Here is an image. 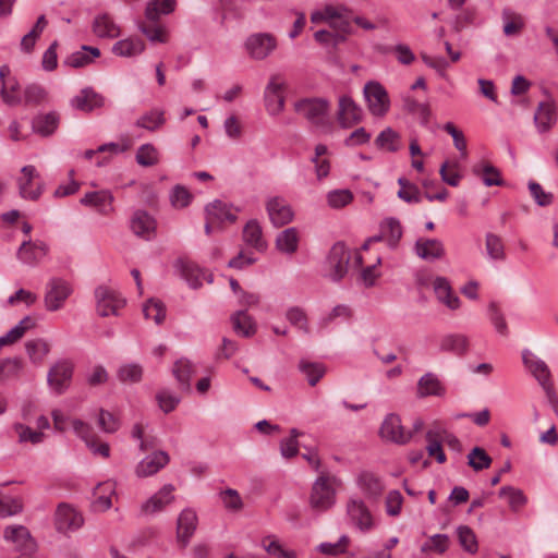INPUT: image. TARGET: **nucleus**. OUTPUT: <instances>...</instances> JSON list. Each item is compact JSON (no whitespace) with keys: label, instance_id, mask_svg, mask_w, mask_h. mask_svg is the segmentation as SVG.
<instances>
[{"label":"nucleus","instance_id":"obj_39","mask_svg":"<svg viewBox=\"0 0 558 558\" xmlns=\"http://www.w3.org/2000/svg\"><path fill=\"white\" fill-rule=\"evenodd\" d=\"M375 145L379 149L387 150L389 153H396L401 149V137L398 132L391 128L383 130L375 140Z\"/></svg>","mask_w":558,"mask_h":558},{"label":"nucleus","instance_id":"obj_32","mask_svg":"<svg viewBox=\"0 0 558 558\" xmlns=\"http://www.w3.org/2000/svg\"><path fill=\"white\" fill-rule=\"evenodd\" d=\"M433 288L439 302L450 310L459 308L460 299L452 292L450 283L446 278L437 277L433 282Z\"/></svg>","mask_w":558,"mask_h":558},{"label":"nucleus","instance_id":"obj_6","mask_svg":"<svg viewBox=\"0 0 558 558\" xmlns=\"http://www.w3.org/2000/svg\"><path fill=\"white\" fill-rule=\"evenodd\" d=\"M364 98L369 113L384 118L390 109V99L386 88L378 82L369 81L363 88Z\"/></svg>","mask_w":558,"mask_h":558},{"label":"nucleus","instance_id":"obj_41","mask_svg":"<svg viewBox=\"0 0 558 558\" xmlns=\"http://www.w3.org/2000/svg\"><path fill=\"white\" fill-rule=\"evenodd\" d=\"M13 432L16 436L19 444L39 445L46 438L43 432H37L36 429H33L32 427L23 423L14 424Z\"/></svg>","mask_w":558,"mask_h":558},{"label":"nucleus","instance_id":"obj_16","mask_svg":"<svg viewBox=\"0 0 558 558\" xmlns=\"http://www.w3.org/2000/svg\"><path fill=\"white\" fill-rule=\"evenodd\" d=\"M277 48L276 38L268 33L254 34L246 40V50L256 60H264Z\"/></svg>","mask_w":558,"mask_h":558},{"label":"nucleus","instance_id":"obj_10","mask_svg":"<svg viewBox=\"0 0 558 558\" xmlns=\"http://www.w3.org/2000/svg\"><path fill=\"white\" fill-rule=\"evenodd\" d=\"M3 538L5 542L11 543L21 555L34 554L37 550V543L24 525L12 524L5 526Z\"/></svg>","mask_w":558,"mask_h":558},{"label":"nucleus","instance_id":"obj_28","mask_svg":"<svg viewBox=\"0 0 558 558\" xmlns=\"http://www.w3.org/2000/svg\"><path fill=\"white\" fill-rule=\"evenodd\" d=\"M116 494V483L106 481L99 483L94 489L93 509L96 512H104L111 508L112 497Z\"/></svg>","mask_w":558,"mask_h":558},{"label":"nucleus","instance_id":"obj_48","mask_svg":"<svg viewBox=\"0 0 558 558\" xmlns=\"http://www.w3.org/2000/svg\"><path fill=\"white\" fill-rule=\"evenodd\" d=\"M47 24H48V22H47L45 15H40L37 19V22L34 25V27L26 35H24L21 40V49L23 51H25V52L32 51V49L35 46L36 40L41 35V33L46 28Z\"/></svg>","mask_w":558,"mask_h":558},{"label":"nucleus","instance_id":"obj_29","mask_svg":"<svg viewBox=\"0 0 558 558\" xmlns=\"http://www.w3.org/2000/svg\"><path fill=\"white\" fill-rule=\"evenodd\" d=\"M145 43L136 36L120 39L112 46V53L121 58H134L142 54L145 50Z\"/></svg>","mask_w":558,"mask_h":558},{"label":"nucleus","instance_id":"obj_23","mask_svg":"<svg viewBox=\"0 0 558 558\" xmlns=\"http://www.w3.org/2000/svg\"><path fill=\"white\" fill-rule=\"evenodd\" d=\"M206 215L209 216V221L219 222L221 225H231L238 218L239 209L234 208L231 204L222 201H215L206 206Z\"/></svg>","mask_w":558,"mask_h":558},{"label":"nucleus","instance_id":"obj_15","mask_svg":"<svg viewBox=\"0 0 558 558\" xmlns=\"http://www.w3.org/2000/svg\"><path fill=\"white\" fill-rule=\"evenodd\" d=\"M130 228L136 236L149 241L156 235L157 221L147 211L137 209L131 217Z\"/></svg>","mask_w":558,"mask_h":558},{"label":"nucleus","instance_id":"obj_8","mask_svg":"<svg viewBox=\"0 0 558 558\" xmlns=\"http://www.w3.org/2000/svg\"><path fill=\"white\" fill-rule=\"evenodd\" d=\"M347 515L350 523L361 532H369L376 526L374 515L361 498L351 497L348 500Z\"/></svg>","mask_w":558,"mask_h":558},{"label":"nucleus","instance_id":"obj_7","mask_svg":"<svg viewBox=\"0 0 558 558\" xmlns=\"http://www.w3.org/2000/svg\"><path fill=\"white\" fill-rule=\"evenodd\" d=\"M74 364L70 360H59L51 365L47 374L49 389L56 395L64 393L71 386Z\"/></svg>","mask_w":558,"mask_h":558},{"label":"nucleus","instance_id":"obj_21","mask_svg":"<svg viewBox=\"0 0 558 558\" xmlns=\"http://www.w3.org/2000/svg\"><path fill=\"white\" fill-rule=\"evenodd\" d=\"M169 454L166 451H155L137 463L135 474L138 477L155 475L169 463Z\"/></svg>","mask_w":558,"mask_h":558},{"label":"nucleus","instance_id":"obj_5","mask_svg":"<svg viewBox=\"0 0 558 558\" xmlns=\"http://www.w3.org/2000/svg\"><path fill=\"white\" fill-rule=\"evenodd\" d=\"M335 483L336 478L327 475H322L314 482L310 496L312 509L326 511L333 506L336 501Z\"/></svg>","mask_w":558,"mask_h":558},{"label":"nucleus","instance_id":"obj_4","mask_svg":"<svg viewBox=\"0 0 558 558\" xmlns=\"http://www.w3.org/2000/svg\"><path fill=\"white\" fill-rule=\"evenodd\" d=\"M287 80L281 73H274L269 76L265 87L264 98L267 112L272 116H279L286 106Z\"/></svg>","mask_w":558,"mask_h":558},{"label":"nucleus","instance_id":"obj_27","mask_svg":"<svg viewBox=\"0 0 558 558\" xmlns=\"http://www.w3.org/2000/svg\"><path fill=\"white\" fill-rule=\"evenodd\" d=\"M415 254L425 260L440 259L445 255V246L438 239L420 238L414 245Z\"/></svg>","mask_w":558,"mask_h":558},{"label":"nucleus","instance_id":"obj_46","mask_svg":"<svg viewBox=\"0 0 558 558\" xmlns=\"http://www.w3.org/2000/svg\"><path fill=\"white\" fill-rule=\"evenodd\" d=\"M417 393L421 397L426 396H441L444 388L440 381L430 373L422 376L417 384Z\"/></svg>","mask_w":558,"mask_h":558},{"label":"nucleus","instance_id":"obj_35","mask_svg":"<svg viewBox=\"0 0 558 558\" xmlns=\"http://www.w3.org/2000/svg\"><path fill=\"white\" fill-rule=\"evenodd\" d=\"M555 107L550 102H541L534 114V122L541 133L548 132L556 123Z\"/></svg>","mask_w":558,"mask_h":558},{"label":"nucleus","instance_id":"obj_22","mask_svg":"<svg viewBox=\"0 0 558 558\" xmlns=\"http://www.w3.org/2000/svg\"><path fill=\"white\" fill-rule=\"evenodd\" d=\"M0 80L2 82L1 97L9 106H16L22 100V92L17 82L10 77V69L8 65L0 68Z\"/></svg>","mask_w":558,"mask_h":558},{"label":"nucleus","instance_id":"obj_64","mask_svg":"<svg viewBox=\"0 0 558 558\" xmlns=\"http://www.w3.org/2000/svg\"><path fill=\"white\" fill-rule=\"evenodd\" d=\"M353 201V194L349 190H333L327 194V203L333 209H340Z\"/></svg>","mask_w":558,"mask_h":558},{"label":"nucleus","instance_id":"obj_50","mask_svg":"<svg viewBox=\"0 0 558 558\" xmlns=\"http://www.w3.org/2000/svg\"><path fill=\"white\" fill-rule=\"evenodd\" d=\"M504 33L506 36H513L520 33L524 26L523 17L510 9L502 11Z\"/></svg>","mask_w":558,"mask_h":558},{"label":"nucleus","instance_id":"obj_60","mask_svg":"<svg viewBox=\"0 0 558 558\" xmlns=\"http://www.w3.org/2000/svg\"><path fill=\"white\" fill-rule=\"evenodd\" d=\"M165 123L163 112L151 110L137 119L136 125L148 131H155Z\"/></svg>","mask_w":558,"mask_h":558},{"label":"nucleus","instance_id":"obj_9","mask_svg":"<svg viewBox=\"0 0 558 558\" xmlns=\"http://www.w3.org/2000/svg\"><path fill=\"white\" fill-rule=\"evenodd\" d=\"M350 258L351 254L347 246L341 242L336 243L327 256V276L332 281L341 280L348 272Z\"/></svg>","mask_w":558,"mask_h":558},{"label":"nucleus","instance_id":"obj_40","mask_svg":"<svg viewBox=\"0 0 558 558\" xmlns=\"http://www.w3.org/2000/svg\"><path fill=\"white\" fill-rule=\"evenodd\" d=\"M59 121L60 118L57 112L39 114L33 121V129L43 136H49L57 130Z\"/></svg>","mask_w":558,"mask_h":558},{"label":"nucleus","instance_id":"obj_20","mask_svg":"<svg viewBox=\"0 0 558 558\" xmlns=\"http://www.w3.org/2000/svg\"><path fill=\"white\" fill-rule=\"evenodd\" d=\"M48 251V245L43 241H23L17 250V258L25 265L36 266L46 257Z\"/></svg>","mask_w":558,"mask_h":558},{"label":"nucleus","instance_id":"obj_17","mask_svg":"<svg viewBox=\"0 0 558 558\" xmlns=\"http://www.w3.org/2000/svg\"><path fill=\"white\" fill-rule=\"evenodd\" d=\"M113 201L114 197L110 191L100 190L85 193L80 203L102 216H109L114 211Z\"/></svg>","mask_w":558,"mask_h":558},{"label":"nucleus","instance_id":"obj_25","mask_svg":"<svg viewBox=\"0 0 558 558\" xmlns=\"http://www.w3.org/2000/svg\"><path fill=\"white\" fill-rule=\"evenodd\" d=\"M267 211L270 221L275 227L288 225L293 219V211L288 203L281 197H272L267 203Z\"/></svg>","mask_w":558,"mask_h":558},{"label":"nucleus","instance_id":"obj_61","mask_svg":"<svg viewBox=\"0 0 558 558\" xmlns=\"http://www.w3.org/2000/svg\"><path fill=\"white\" fill-rule=\"evenodd\" d=\"M143 313L145 318L154 320L157 325L161 324L166 317V308L160 301L149 300L144 304Z\"/></svg>","mask_w":558,"mask_h":558},{"label":"nucleus","instance_id":"obj_18","mask_svg":"<svg viewBox=\"0 0 558 558\" xmlns=\"http://www.w3.org/2000/svg\"><path fill=\"white\" fill-rule=\"evenodd\" d=\"M363 111L351 97L341 96L338 102L337 119L341 128L349 129L361 122Z\"/></svg>","mask_w":558,"mask_h":558},{"label":"nucleus","instance_id":"obj_36","mask_svg":"<svg viewBox=\"0 0 558 558\" xmlns=\"http://www.w3.org/2000/svg\"><path fill=\"white\" fill-rule=\"evenodd\" d=\"M177 0H149L145 8V19L158 22L161 15H168L175 10Z\"/></svg>","mask_w":558,"mask_h":558},{"label":"nucleus","instance_id":"obj_31","mask_svg":"<svg viewBox=\"0 0 558 558\" xmlns=\"http://www.w3.org/2000/svg\"><path fill=\"white\" fill-rule=\"evenodd\" d=\"M120 26L112 16L101 13L95 16L93 21V33L99 38H116L120 35Z\"/></svg>","mask_w":558,"mask_h":558},{"label":"nucleus","instance_id":"obj_55","mask_svg":"<svg viewBox=\"0 0 558 558\" xmlns=\"http://www.w3.org/2000/svg\"><path fill=\"white\" fill-rule=\"evenodd\" d=\"M499 496L507 498L508 504L512 511H518L526 504V497L521 489L512 486H504L499 490Z\"/></svg>","mask_w":558,"mask_h":558},{"label":"nucleus","instance_id":"obj_47","mask_svg":"<svg viewBox=\"0 0 558 558\" xmlns=\"http://www.w3.org/2000/svg\"><path fill=\"white\" fill-rule=\"evenodd\" d=\"M477 17V11L474 8H465L461 10L451 21L452 31L460 33L463 29L475 25Z\"/></svg>","mask_w":558,"mask_h":558},{"label":"nucleus","instance_id":"obj_56","mask_svg":"<svg viewBox=\"0 0 558 558\" xmlns=\"http://www.w3.org/2000/svg\"><path fill=\"white\" fill-rule=\"evenodd\" d=\"M473 173L476 175H481L486 186L502 184L499 171L492 165L486 163L483 166H474Z\"/></svg>","mask_w":558,"mask_h":558},{"label":"nucleus","instance_id":"obj_24","mask_svg":"<svg viewBox=\"0 0 558 558\" xmlns=\"http://www.w3.org/2000/svg\"><path fill=\"white\" fill-rule=\"evenodd\" d=\"M522 360L525 367L530 371L533 377L538 381L541 387L551 384V374L547 364L534 355L529 350L522 354Z\"/></svg>","mask_w":558,"mask_h":558},{"label":"nucleus","instance_id":"obj_52","mask_svg":"<svg viewBox=\"0 0 558 558\" xmlns=\"http://www.w3.org/2000/svg\"><path fill=\"white\" fill-rule=\"evenodd\" d=\"M136 162L143 167H151L159 162V151L153 144H143L135 156Z\"/></svg>","mask_w":558,"mask_h":558},{"label":"nucleus","instance_id":"obj_34","mask_svg":"<svg viewBox=\"0 0 558 558\" xmlns=\"http://www.w3.org/2000/svg\"><path fill=\"white\" fill-rule=\"evenodd\" d=\"M357 484L364 495L369 499H377L384 492L381 480L372 472H362L357 478Z\"/></svg>","mask_w":558,"mask_h":558},{"label":"nucleus","instance_id":"obj_30","mask_svg":"<svg viewBox=\"0 0 558 558\" xmlns=\"http://www.w3.org/2000/svg\"><path fill=\"white\" fill-rule=\"evenodd\" d=\"M197 515L192 509H184L178 518L177 534L179 542L185 546L196 530Z\"/></svg>","mask_w":558,"mask_h":558},{"label":"nucleus","instance_id":"obj_2","mask_svg":"<svg viewBox=\"0 0 558 558\" xmlns=\"http://www.w3.org/2000/svg\"><path fill=\"white\" fill-rule=\"evenodd\" d=\"M330 104L325 98H301L294 101L293 109L300 117L318 128L328 126V111Z\"/></svg>","mask_w":558,"mask_h":558},{"label":"nucleus","instance_id":"obj_26","mask_svg":"<svg viewBox=\"0 0 558 558\" xmlns=\"http://www.w3.org/2000/svg\"><path fill=\"white\" fill-rule=\"evenodd\" d=\"M104 101V97L100 94L90 87H86L71 99V106L76 110L90 112L102 107Z\"/></svg>","mask_w":558,"mask_h":558},{"label":"nucleus","instance_id":"obj_43","mask_svg":"<svg viewBox=\"0 0 558 558\" xmlns=\"http://www.w3.org/2000/svg\"><path fill=\"white\" fill-rule=\"evenodd\" d=\"M34 326V320L26 316L17 325L11 328L4 336L0 337V348L19 341L25 332Z\"/></svg>","mask_w":558,"mask_h":558},{"label":"nucleus","instance_id":"obj_14","mask_svg":"<svg viewBox=\"0 0 558 558\" xmlns=\"http://www.w3.org/2000/svg\"><path fill=\"white\" fill-rule=\"evenodd\" d=\"M84 523L83 515L72 506L61 504L54 515L56 529L61 533L78 530Z\"/></svg>","mask_w":558,"mask_h":558},{"label":"nucleus","instance_id":"obj_59","mask_svg":"<svg viewBox=\"0 0 558 558\" xmlns=\"http://www.w3.org/2000/svg\"><path fill=\"white\" fill-rule=\"evenodd\" d=\"M169 198L172 207H174L175 209H182L191 204L193 195L185 186L175 185L171 190Z\"/></svg>","mask_w":558,"mask_h":558},{"label":"nucleus","instance_id":"obj_38","mask_svg":"<svg viewBox=\"0 0 558 558\" xmlns=\"http://www.w3.org/2000/svg\"><path fill=\"white\" fill-rule=\"evenodd\" d=\"M138 31L146 36V38L155 44H165L168 40V32L165 26L158 22H149L147 20L137 22Z\"/></svg>","mask_w":558,"mask_h":558},{"label":"nucleus","instance_id":"obj_1","mask_svg":"<svg viewBox=\"0 0 558 558\" xmlns=\"http://www.w3.org/2000/svg\"><path fill=\"white\" fill-rule=\"evenodd\" d=\"M311 21L315 24L326 22L336 31V34L343 35L344 37L352 31V11L344 5L328 4L322 10L314 11L311 14Z\"/></svg>","mask_w":558,"mask_h":558},{"label":"nucleus","instance_id":"obj_12","mask_svg":"<svg viewBox=\"0 0 558 558\" xmlns=\"http://www.w3.org/2000/svg\"><path fill=\"white\" fill-rule=\"evenodd\" d=\"M95 298L97 312L104 317L118 315L125 304V300L117 291L104 286L95 290Z\"/></svg>","mask_w":558,"mask_h":558},{"label":"nucleus","instance_id":"obj_62","mask_svg":"<svg viewBox=\"0 0 558 558\" xmlns=\"http://www.w3.org/2000/svg\"><path fill=\"white\" fill-rule=\"evenodd\" d=\"M156 401L162 412L170 413L179 404L180 397L168 389H161L156 395Z\"/></svg>","mask_w":558,"mask_h":558},{"label":"nucleus","instance_id":"obj_3","mask_svg":"<svg viewBox=\"0 0 558 558\" xmlns=\"http://www.w3.org/2000/svg\"><path fill=\"white\" fill-rule=\"evenodd\" d=\"M74 289L72 283L62 277H51L45 286L44 306L48 312H57L64 307Z\"/></svg>","mask_w":558,"mask_h":558},{"label":"nucleus","instance_id":"obj_51","mask_svg":"<svg viewBox=\"0 0 558 558\" xmlns=\"http://www.w3.org/2000/svg\"><path fill=\"white\" fill-rule=\"evenodd\" d=\"M22 368L23 364L19 359L0 360V383L17 378Z\"/></svg>","mask_w":558,"mask_h":558},{"label":"nucleus","instance_id":"obj_49","mask_svg":"<svg viewBox=\"0 0 558 558\" xmlns=\"http://www.w3.org/2000/svg\"><path fill=\"white\" fill-rule=\"evenodd\" d=\"M25 348L34 364H41L50 351L49 344L43 339L27 341Z\"/></svg>","mask_w":558,"mask_h":558},{"label":"nucleus","instance_id":"obj_45","mask_svg":"<svg viewBox=\"0 0 558 558\" xmlns=\"http://www.w3.org/2000/svg\"><path fill=\"white\" fill-rule=\"evenodd\" d=\"M440 429H429L426 433V450L429 457L436 459L438 463L446 462V454L441 447Z\"/></svg>","mask_w":558,"mask_h":558},{"label":"nucleus","instance_id":"obj_13","mask_svg":"<svg viewBox=\"0 0 558 558\" xmlns=\"http://www.w3.org/2000/svg\"><path fill=\"white\" fill-rule=\"evenodd\" d=\"M379 435L383 439L397 445H405L412 438V433L404 429L400 416L396 413H390L385 417L379 428Z\"/></svg>","mask_w":558,"mask_h":558},{"label":"nucleus","instance_id":"obj_42","mask_svg":"<svg viewBox=\"0 0 558 558\" xmlns=\"http://www.w3.org/2000/svg\"><path fill=\"white\" fill-rule=\"evenodd\" d=\"M252 246L257 253H264L267 248V243L263 239L262 228L256 220L246 222V247Z\"/></svg>","mask_w":558,"mask_h":558},{"label":"nucleus","instance_id":"obj_11","mask_svg":"<svg viewBox=\"0 0 558 558\" xmlns=\"http://www.w3.org/2000/svg\"><path fill=\"white\" fill-rule=\"evenodd\" d=\"M20 194L25 199L36 201L43 193L39 173L34 166H24L16 179Z\"/></svg>","mask_w":558,"mask_h":558},{"label":"nucleus","instance_id":"obj_57","mask_svg":"<svg viewBox=\"0 0 558 558\" xmlns=\"http://www.w3.org/2000/svg\"><path fill=\"white\" fill-rule=\"evenodd\" d=\"M492 458L481 447H474L468 454V464L474 471H482L488 469L492 464Z\"/></svg>","mask_w":558,"mask_h":558},{"label":"nucleus","instance_id":"obj_53","mask_svg":"<svg viewBox=\"0 0 558 558\" xmlns=\"http://www.w3.org/2000/svg\"><path fill=\"white\" fill-rule=\"evenodd\" d=\"M449 537L446 534H435L422 545L421 551L424 554H444L449 547Z\"/></svg>","mask_w":558,"mask_h":558},{"label":"nucleus","instance_id":"obj_37","mask_svg":"<svg viewBox=\"0 0 558 558\" xmlns=\"http://www.w3.org/2000/svg\"><path fill=\"white\" fill-rule=\"evenodd\" d=\"M468 348V338L458 333L447 335L442 337L439 342V349L441 352L452 353L458 356L465 354Z\"/></svg>","mask_w":558,"mask_h":558},{"label":"nucleus","instance_id":"obj_58","mask_svg":"<svg viewBox=\"0 0 558 558\" xmlns=\"http://www.w3.org/2000/svg\"><path fill=\"white\" fill-rule=\"evenodd\" d=\"M173 375L175 376L177 380L180 383V385L184 388L190 387V380L193 373V365L192 363L186 359H180L174 363L173 366Z\"/></svg>","mask_w":558,"mask_h":558},{"label":"nucleus","instance_id":"obj_33","mask_svg":"<svg viewBox=\"0 0 558 558\" xmlns=\"http://www.w3.org/2000/svg\"><path fill=\"white\" fill-rule=\"evenodd\" d=\"M300 233L296 228L291 227L282 230L276 236V248L287 255L294 254L299 248Z\"/></svg>","mask_w":558,"mask_h":558},{"label":"nucleus","instance_id":"obj_63","mask_svg":"<svg viewBox=\"0 0 558 558\" xmlns=\"http://www.w3.org/2000/svg\"><path fill=\"white\" fill-rule=\"evenodd\" d=\"M264 549L271 556L277 558H295L296 554L293 550H288L275 537L268 536L263 539Z\"/></svg>","mask_w":558,"mask_h":558},{"label":"nucleus","instance_id":"obj_19","mask_svg":"<svg viewBox=\"0 0 558 558\" xmlns=\"http://www.w3.org/2000/svg\"><path fill=\"white\" fill-rule=\"evenodd\" d=\"M174 486L172 484L163 485L157 493L143 502L141 511L144 515H154L161 512L174 500Z\"/></svg>","mask_w":558,"mask_h":558},{"label":"nucleus","instance_id":"obj_54","mask_svg":"<svg viewBox=\"0 0 558 558\" xmlns=\"http://www.w3.org/2000/svg\"><path fill=\"white\" fill-rule=\"evenodd\" d=\"M383 236L390 246H396L402 236V228L400 222L395 218H389L381 223Z\"/></svg>","mask_w":558,"mask_h":558},{"label":"nucleus","instance_id":"obj_44","mask_svg":"<svg viewBox=\"0 0 558 558\" xmlns=\"http://www.w3.org/2000/svg\"><path fill=\"white\" fill-rule=\"evenodd\" d=\"M100 56V50L96 47L83 46L82 50L72 53L66 63L72 68H82L90 63L95 58Z\"/></svg>","mask_w":558,"mask_h":558}]
</instances>
